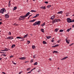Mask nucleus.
I'll return each instance as SVG.
<instances>
[{
  "instance_id": "f257e3e1",
  "label": "nucleus",
  "mask_w": 74,
  "mask_h": 74,
  "mask_svg": "<svg viewBox=\"0 0 74 74\" xmlns=\"http://www.w3.org/2000/svg\"><path fill=\"white\" fill-rule=\"evenodd\" d=\"M59 21H60V19H55L54 20H52V23L53 24H54L56 22L58 23L59 22Z\"/></svg>"
},
{
  "instance_id": "f03ea898",
  "label": "nucleus",
  "mask_w": 74,
  "mask_h": 74,
  "mask_svg": "<svg viewBox=\"0 0 74 74\" xmlns=\"http://www.w3.org/2000/svg\"><path fill=\"white\" fill-rule=\"evenodd\" d=\"M6 12V10L5 9L3 8V9H1L0 11V12L1 14H3V12Z\"/></svg>"
},
{
  "instance_id": "7ed1b4c3",
  "label": "nucleus",
  "mask_w": 74,
  "mask_h": 74,
  "mask_svg": "<svg viewBox=\"0 0 74 74\" xmlns=\"http://www.w3.org/2000/svg\"><path fill=\"white\" fill-rule=\"evenodd\" d=\"M67 22L68 23H71L73 22L72 20H71V19L70 18H68L67 19Z\"/></svg>"
},
{
  "instance_id": "20e7f679",
  "label": "nucleus",
  "mask_w": 74,
  "mask_h": 74,
  "mask_svg": "<svg viewBox=\"0 0 74 74\" xmlns=\"http://www.w3.org/2000/svg\"><path fill=\"white\" fill-rule=\"evenodd\" d=\"M7 39L8 40H11L13 39V37L12 36H10V37H8V38H7Z\"/></svg>"
},
{
  "instance_id": "39448f33",
  "label": "nucleus",
  "mask_w": 74,
  "mask_h": 74,
  "mask_svg": "<svg viewBox=\"0 0 74 74\" xmlns=\"http://www.w3.org/2000/svg\"><path fill=\"white\" fill-rule=\"evenodd\" d=\"M27 17V16H20V17L22 19H21V20H24L25 18V17Z\"/></svg>"
},
{
  "instance_id": "423d86ee",
  "label": "nucleus",
  "mask_w": 74,
  "mask_h": 74,
  "mask_svg": "<svg viewBox=\"0 0 74 74\" xmlns=\"http://www.w3.org/2000/svg\"><path fill=\"white\" fill-rule=\"evenodd\" d=\"M35 23H36V24H37V25H38V26H39L40 25V21H38V22H36Z\"/></svg>"
},
{
  "instance_id": "0eeeda50",
  "label": "nucleus",
  "mask_w": 74,
  "mask_h": 74,
  "mask_svg": "<svg viewBox=\"0 0 74 74\" xmlns=\"http://www.w3.org/2000/svg\"><path fill=\"white\" fill-rule=\"evenodd\" d=\"M4 17H5V18H8L9 17V16L8 14H5V16H4Z\"/></svg>"
},
{
  "instance_id": "6e6552de",
  "label": "nucleus",
  "mask_w": 74,
  "mask_h": 74,
  "mask_svg": "<svg viewBox=\"0 0 74 74\" xmlns=\"http://www.w3.org/2000/svg\"><path fill=\"white\" fill-rule=\"evenodd\" d=\"M19 59L21 60H25L26 59V57H21V58H19Z\"/></svg>"
},
{
  "instance_id": "1a4fd4ad",
  "label": "nucleus",
  "mask_w": 74,
  "mask_h": 74,
  "mask_svg": "<svg viewBox=\"0 0 74 74\" xmlns=\"http://www.w3.org/2000/svg\"><path fill=\"white\" fill-rule=\"evenodd\" d=\"M67 58L68 57H65L61 59V60H63Z\"/></svg>"
},
{
  "instance_id": "9d476101",
  "label": "nucleus",
  "mask_w": 74,
  "mask_h": 74,
  "mask_svg": "<svg viewBox=\"0 0 74 74\" xmlns=\"http://www.w3.org/2000/svg\"><path fill=\"white\" fill-rule=\"evenodd\" d=\"M30 14V13L29 12H28L26 14V15H25V16H29V15Z\"/></svg>"
},
{
  "instance_id": "9b49d317",
  "label": "nucleus",
  "mask_w": 74,
  "mask_h": 74,
  "mask_svg": "<svg viewBox=\"0 0 74 74\" xmlns=\"http://www.w3.org/2000/svg\"><path fill=\"white\" fill-rule=\"evenodd\" d=\"M66 42H67V43L69 44V40H67V39H66Z\"/></svg>"
},
{
  "instance_id": "f8f14e48",
  "label": "nucleus",
  "mask_w": 74,
  "mask_h": 74,
  "mask_svg": "<svg viewBox=\"0 0 74 74\" xmlns=\"http://www.w3.org/2000/svg\"><path fill=\"white\" fill-rule=\"evenodd\" d=\"M40 8L43 9V10H45L46 9V8L45 6H42V7H40Z\"/></svg>"
},
{
  "instance_id": "ddd939ff",
  "label": "nucleus",
  "mask_w": 74,
  "mask_h": 74,
  "mask_svg": "<svg viewBox=\"0 0 74 74\" xmlns=\"http://www.w3.org/2000/svg\"><path fill=\"white\" fill-rule=\"evenodd\" d=\"M55 17V16L54 15L52 16V17H51V19L52 20H53L54 18Z\"/></svg>"
},
{
  "instance_id": "4468645a",
  "label": "nucleus",
  "mask_w": 74,
  "mask_h": 74,
  "mask_svg": "<svg viewBox=\"0 0 74 74\" xmlns=\"http://www.w3.org/2000/svg\"><path fill=\"white\" fill-rule=\"evenodd\" d=\"M59 30V29L56 28V29H55V32H58V30Z\"/></svg>"
},
{
  "instance_id": "2eb2a0df",
  "label": "nucleus",
  "mask_w": 74,
  "mask_h": 74,
  "mask_svg": "<svg viewBox=\"0 0 74 74\" xmlns=\"http://www.w3.org/2000/svg\"><path fill=\"white\" fill-rule=\"evenodd\" d=\"M58 45H57L55 46H52V47L55 48L56 47H58Z\"/></svg>"
},
{
  "instance_id": "dca6fc26",
  "label": "nucleus",
  "mask_w": 74,
  "mask_h": 74,
  "mask_svg": "<svg viewBox=\"0 0 74 74\" xmlns=\"http://www.w3.org/2000/svg\"><path fill=\"white\" fill-rule=\"evenodd\" d=\"M51 38V36H47V39H49Z\"/></svg>"
},
{
  "instance_id": "f3484780",
  "label": "nucleus",
  "mask_w": 74,
  "mask_h": 74,
  "mask_svg": "<svg viewBox=\"0 0 74 74\" xmlns=\"http://www.w3.org/2000/svg\"><path fill=\"white\" fill-rule=\"evenodd\" d=\"M63 12L62 11H60V12H58L57 13L58 14H62Z\"/></svg>"
},
{
  "instance_id": "a211bd4d",
  "label": "nucleus",
  "mask_w": 74,
  "mask_h": 74,
  "mask_svg": "<svg viewBox=\"0 0 74 74\" xmlns=\"http://www.w3.org/2000/svg\"><path fill=\"white\" fill-rule=\"evenodd\" d=\"M42 43H43V44H47V42H45V41H43V42H42Z\"/></svg>"
},
{
  "instance_id": "6ab92c4d",
  "label": "nucleus",
  "mask_w": 74,
  "mask_h": 74,
  "mask_svg": "<svg viewBox=\"0 0 74 74\" xmlns=\"http://www.w3.org/2000/svg\"><path fill=\"white\" fill-rule=\"evenodd\" d=\"M17 9V7H14L13 9V10H15Z\"/></svg>"
},
{
  "instance_id": "aec40b11",
  "label": "nucleus",
  "mask_w": 74,
  "mask_h": 74,
  "mask_svg": "<svg viewBox=\"0 0 74 74\" xmlns=\"http://www.w3.org/2000/svg\"><path fill=\"white\" fill-rule=\"evenodd\" d=\"M35 21H36V20H32L30 21L29 22H33Z\"/></svg>"
},
{
  "instance_id": "412c9836",
  "label": "nucleus",
  "mask_w": 74,
  "mask_h": 74,
  "mask_svg": "<svg viewBox=\"0 0 74 74\" xmlns=\"http://www.w3.org/2000/svg\"><path fill=\"white\" fill-rule=\"evenodd\" d=\"M58 53V51H53V53Z\"/></svg>"
},
{
  "instance_id": "4be33fe9",
  "label": "nucleus",
  "mask_w": 74,
  "mask_h": 74,
  "mask_svg": "<svg viewBox=\"0 0 74 74\" xmlns=\"http://www.w3.org/2000/svg\"><path fill=\"white\" fill-rule=\"evenodd\" d=\"M27 35H28V34H26V35L24 36V37H23L24 38H27Z\"/></svg>"
},
{
  "instance_id": "5701e85b",
  "label": "nucleus",
  "mask_w": 74,
  "mask_h": 74,
  "mask_svg": "<svg viewBox=\"0 0 74 74\" xmlns=\"http://www.w3.org/2000/svg\"><path fill=\"white\" fill-rule=\"evenodd\" d=\"M38 64V63L37 62H36L34 64V65H37Z\"/></svg>"
},
{
  "instance_id": "b1692460",
  "label": "nucleus",
  "mask_w": 74,
  "mask_h": 74,
  "mask_svg": "<svg viewBox=\"0 0 74 74\" xmlns=\"http://www.w3.org/2000/svg\"><path fill=\"white\" fill-rule=\"evenodd\" d=\"M10 1H9L8 3V7H10Z\"/></svg>"
},
{
  "instance_id": "393cba45",
  "label": "nucleus",
  "mask_w": 74,
  "mask_h": 74,
  "mask_svg": "<svg viewBox=\"0 0 74 74\" xmlns=\"http://www.w3.org/2000/svg\"><path fill=\"white\" fill-rule=\"evenodd\" d=\"M15 46V45H12V46H11V48H12L13 47H14Z\"/></svg>"
},
{
  "instance_id": "a878e982",
  "label": "nucleus",
  "mask_w": 74,
  "mask_h": 74,
  "mask_svg": "<svg viewBox=\"0 0 74 74\" xmlns=\"http://www.w3.org/2000/svg\"><path fill=\"white\" fill-rule=\"evenodd\" d=\"M3 50L6 51H8V49H7V48H5V49H4Z\"/></svg>"
},
{
  "instance_id": "bb28decb",
  "label": "nucleus",
  "mask_w": 74,
  "mask_h": 74,
  "mask_svg": "<svg viewBox=\"0 0 74 74\" xmlns=\"http://www.w3.org/2000/svg\"><path fill=\"white\" fill-rule=\"evenodd\" d=\"M45 25V23H43V24L41 25V26H42V27H44Z\"/></svg>"
},
{
  "instance_id": "cd10ccee",
  "label": "nucleus",
  "mask_w": 74,
  "mask_h": 74,
  "mask_svg": "<svg viewBox=\"0 0 74 74\" xmlns=\"http://www.w3.org/2000/svg\"><path fill=\"white\" fill-rule=\"evenodd\" d=\"M31 12H36V11L35 10H31Z\"/></svg>"
},
{
  "instance_id": "c85d7f7f",
  "label": "nucleus",
  "mask_w": 74,
  "mask_h": 74,
  "mask_svg": "<svg viewBox=\"0 0 74 74\" xmlns=\"http://www.w3.org/2000/svg\"><path fill=\"white\" fill-rule=\"evenodd\" d=\"M51 5H49L47 6V8H50V7H51Z\"/></svg>"
},
{
  "instance_id": "c756f323",
  "label": "nucleus",
  "mask_w": 74,
  "mask_h": 74,
  "mask_svg": "<svg viewBox=\"0 0 74 74\" xmlns=\"http://www.w3.org/2000/svg\"><path fill=\"white\" fill-rule=\"evenodd\" d=\"M35 48H36L35 46H34V45L32 46V48L34 49Z\"/></svg>"
},
{
  "instance_id": "7c9ffc66",
  "label": "nucleus",
  "mask_w": 74,
  "mask_h": 74,
  "mask_svg": "<svg viewBox=\"0 0 74 74\" xmlns=\"http://www.w3.org/2000/svg\"><path fill=\"white\" fill-rule=\"evenodd\" d=\"M41 32H44V29H41Z\"/></svg>"
},
{
  "instance_id": "2f4dec72",
  "label": "nucleus",
  "mask_w": 74,
  "mask_h": 74,
  "mask_svg": "<svg viewBox=\"0 0 74 74\" xmlns=\"http://www.w3.org/2000/svg\"><path fill=\"white\" fill-rule=\"evenodd\" d=\"M30 68H29L28 69H27V71H29L30 70Z\"/></svg>"
},
{
  "instance_id": "473e14b6",
  "label": "nucleus",
  "mask_w": 74,
  "mask_h": 74,
  "mask_svg": "<svg viewBox=\"0 0 74 74\" xmlns=\"http://www.w3.org/2000/svg\"><path fill=\"white\" fill-rule=\"evenodd\" d=\"M59 32H63V30L61 29L60 30Z\"/></svg>"
},
{
  "instance_id": "72a5a7b5",
  "label": "nucleus",
  "mask_w": 74,
  "mask_h": 74,
  "mask_svg": "<svg viewBox=\"0 0 74 74\" xmlns=\"http://www.w3.org/2000/svg\"><path fill=\"white\" fill-rule=\"evenodd\" d=\"M30 43V41H28V42H27V44H29Z\"/></svg>"
},
{
  "instance_id": "f704fd0d",
  "label": "nucleus",
  "mask_w": 74,
  "mask_h": 74,
  "mask_svg": "<svg viewBox=\"0 0 74 74\" xmlns=\"http://www.w3.org/2000/svg\"><path fill=\"white\" fill-rule=\"evenodd\" d=\"M37 25V23H34L33 25L34 26H36V25Z\"/></svg>"
},
{
  "instance_id": "c9c22d12",
  "label": "nucleus",
  "mask_w": 74,
  "mask_h": 74,
  "mask_svg": "<svg viewBox=\"0 0 74 74\" xmlns=\"http://www.w3.org/2000/svg\"><path fill=\"white\" fill-rule=\"evenodd\" d=\"M2 55L4 56V57H6V55L5 54H3V55Z\"/></svg>"
},
{
  "instance_id": "e433bc0d",
  "label": "nucleus",
  "mask_w": 74,
  "mask_h": 74,
  "mask_svg": "<svg viewBox=\"0 0 74 74\" xmlns=\"http://www.w3.org/2000/svg\"><path fill=\"white\" fill-rule=\"evenodd\" d=\"M39 16V14H36V16Z\"/></svg>"
},
{
  "instance_id": "4c0bfd02",
  "label": "nucleus",
  "mask_w": 74,
  "mask_h": 74,
  "mask_svg": "<svg viewBox=\"0 0 74 74\" xmlns=\"http://www.w3.org/2000/svg\"><path fill=\"white\" fill-rule=\"evenodd\" d=\"M8 34L10 35H11V32H9V33H8Z\"/></svg>"
},
{
  "instance_id": "58836bf2",
  "label": "nucleus",
  "mask_w": 74,
  "mask_h": 74,
  "mask_svg": "<svg viewBox=\"0 0 74 74\" xmlns=\"http://www.w3.org/2000/svg\"><path fill=\"white\" fill-rule=\"evenodd\" d=\"M0 53H5V52H0Z\"/></svg>"
},
{
  "instance_id": "ea45409f",
  "label": "nucleus",
  "mask_w": 74,
  "mask_h": 74,
  "mask_svg": "<svg viewBox=\"0 0 74 74\" xmlns=\"http://www.w3.org/2000/svg\"><path fill=\"white\" fill-rule=\"evenodd\" d=\"M1 51H3V52L6 51H5V50H1Z\"/></svg>"
},
{
  "instance_id": "a19ab883",
  "label": "nucleus",
  "mask_w": 74,
  "mask_h": 74,
  "mask_svg": "<svg viewBox=\"0 0 74 74\" xmlns=\"http://www.w3.org/2000/svg\"><path fill=\"white\" fill-rule=\"evenodd\" d=\"M44 3H47V4L48 3V2H47V1H45L44 2Z\"/></svg>"
},
{
  "instance_id": "79ce46f5",
  "label": "nucleus",
  "mask_w": 74,
  "mask_h": 74,
  "mask_svg": "<svg viewBox=\"0 0 74 74\" xmlns=\"http://www.w3.org/2000/svg\"><path fill=\"white\" fill-rule=\"evenodd\" d=\"M70 29H67V32H69V31H70Z\"/></svg>"
},
{
  "instance_id": "37998d69",
  "label": "nucleus",
  "mask_w": 74,
  "mask_h": 74,
  "mask_svg": "<svg viewBox=\"0 0 74 74\" xmlns=\"http://www.w3.org/2000/svg\"><path fill=\"white\" fill-rule=\"evenodd\" d=\"M23 72L22 71H21L19 73V74H21Z\"/></svg>"
},
{
  "instance_id": "c03bdc74",
  "label": "nucleus",
  "mask_w": 74,
  "mask_h": 74,
  "mask_svg": "<svg viewBox=\"0 0 74 74\" xmlns=\"http://www.w3.org/2000/svg\"><path fill=\"white\" fill-rule=\"evenodd\" d=\"M31 73V71H29L27 73V74L30 73Z\"/></svg>"
},
{
  "instance_id": "a18cd8bd",
  "label": "nucleus",
  "mask_w": 74,
  "mask_h": 74,
  "mask_svg": "<svg viewBox=\"0 0 74 74\" xmlns=\"http://www.w3.org/2000/svg\"><path fill=\"white\" fill-rule=\"evenodd\" d=\"M13 57V56H10V58H12Z\"/></svg>"
},
{
  "instance_id": "49530a36",
  "label": "nucleus",
  "mask_w": 74,
  "mask_h": 74,
  "mask_svg": "<svg viewBox=\"0 0 74 74\" xmlns=\"http://www.w3.org/2000/svg\"><path fill=\"white\" fill-rule=\"evenodd\" d=\"M37 17H38V16H34L33 18H35Z\"/></svg>"
},
{
  "instance_id": "de8ad7c7",
  "label": "nucleus",
  "mask_w": 74,
  "mask_h": 74,
  "mask_svg": "<svg viewBox=\"0 0 74 74\" xmlns=\"http://www.w3.org/2000/svg\"><path fill=\"white\" fill-rule=\"evenodd\" d=\"M35 56H36V55H35L34 56H33V58H36V57H35Z\"/></svg>"
},
{
  "instance_id": "09e8293b",
  "label": "nucleus",
  "mask_w": 74,
  "mask_h": 74,
  "mask_svg": "<svg viewBox=\"0 0 74 74\" xmlns=\"http://www.w3.org/2000/svg\"><path fill=\"white\" fill-rule=\"evenodd\" d=\"M51 42H54V40H51Z\"/></svg>"
},
{
  "instance_id": "8fccbe9b",
  "label": "nucleus",
  "mask_w": 74,
  "mask_h": 74,
  "mask_svg": "<svg viewBox=\"0 0 74 74\" xmlns=\"http://www.w3.org/2000/svg\"><path fill=\"white\" fill-rule=\"evenodd\" d=\"M33 61V60H31V62H32Z\"/></svg>"
},
{
  "instance_id": "3c124183",
  "label": "nucleus",
  "mask_w": 74,
  "mask_h": 74,
  "mask_svg": "<svg viewBox=\"0 0 74 74\" xmlns=\"http://www.w3.org/2000/svg\"><path fill=\"white\" fill-rule=\"evenodd\" d=\"M74 43L71 44L70 45H69L70 46H71V45H73Z\"/></svg>"
},
{
  "instance_id": "603ef678",
  "label": "nucleus",
  "mask_w": 74,
  "mask_h": 74,
  "mask_svg": "<svg viewBox=\"0 0 74 74\" xmlns=\"http://www.w3.org/2000/svg\"><path fill=\"white\" fill-rule=\"evenodd\" d=\"M2 73H3V74H6L5 73V72H3Z\"/></svg>"
},
{
  "instance_id": "864d4df0",
  "label": "nucleus",
  "mask_w": 74,
  "mask_h": 74,
  "mask_svg": "<svg viewBox=\"0 0 74 74\" xmlns=\"http://www.w3.org/2000/svg\"><path fill=\"white\" fill-rule=\"evenodd\" d=\"M18 38H19V37H17L15 39H18Z\"/></svg>"
},
{
  "instance_id": "5fc2aeb1",
  "label": "nucleus",
  "mask_w": 74,
  "mask_h": 74,
  "mask_svg": "<svg viewBox=\"0 0 74 74\" xmlns=\"http://www.w3.org/2000/svg\"><path fill=\"white\" fill-rule=\"evenodd\" d=\"M22 39L23 38H21L20 37H19V39Z\"/></svg>"
},
{
  "instance_id": "6e6d98bb",
  "label": "nucleus",
  "mask_w": 74,
  "mask_h": 74,
  "mask_svg": "<svg viewBox=\"0 0 74 74\" xmlns=\"http://www.w3.org/2000/svg\"><path fill=\"white\" fill-rule=\"evenodd\" d=\"M49 60H50V61H51V58H49Z\"/></svg>"
},
{
  "instance_id": "4d7b16f0",
  "label": "nucleus",
  "mask_w": 74,
  "mask_h": 74,
  "mask_svg": "<svg viewBox=\"0 0 74 74\" xmlns=\"http://www.w3.org/2000/svg\"><path fill=\"white\" fill-rule=\"evenodd\" d=\"M60 42V40H58V41H57V42L59 43V42Z\"/></svg>"
},
{
  "instance_id": "13d9d810",
  "label": "nucleus",
  "mask_w": 74,
  "mask_h": 74,
  "mask_svg": "<svg viewBox=\"0 0 74 74\" xmlns=\"http://www.w3.org/2000/svg\"><path fill=\"white\" fill-rule=\"evenodd\" d=\"M13 64H14V65H16V64L15 63H13Z\"/></svg>"
},
{
  "instance_id": "bf43d9fd",
  "label": "nucleus",
  "mask_w": 74,
  "mask_h": 74,
  "mask_svg": "<svg viewBox=\"0 0 74 74\" xmlns=\"http://www.w3.org/2000/svg\"><path fill=\"white\" fill-rule=\"evenodd\" d=\"M72 27L73 28H74V25H72Z\"/></svg>"
},
{
  "instance_id": "052dcab7",
  "label": "nucleus",
  "mask_w": 74,
  "mask_h": 74,
  "mask_svg": "<svg viewBox=\"0 0 74 74\" xmlns=\"http://www.w3.org/2000/svg\"><path fill=\"white\" fill-rule=\"evenodd\" d=\"M72 29V28H69V29H69V30H71Z\"/></svg>"
},
{
  "instance_id": "680f3d73",
  "label": "nucleus",
  "mask_w": 74,
  "mask_h": 74,
  "mask_svg": "<svg viewBox=\"0 0 74 74\" xmlns=\"http://www.w3.org/2000/svg\"><path fill=\"white\" fill-rule=\"evenodd\" d=\"M1 23H2L1 22H0V25H1Z\"/></svg>"
},
{
  "instance_id": "e2e57ef3",
  "label": "nucleus",
  "mask_w": 74,
  "mask_h": 74,
  "mask_svg": "<svg viewBox=\"0 0 74 74\" xmlns=\"http://www.w3.org/2000/svg\"><path fill=\"white\" fill-rule=\"evenodd\" d=\"M14 25H15V26H16V24L15 23V24H14Z\"/></svg>"
},
{
  "instance_id": "0e129e2a",
  "label": "nucleus",
  "mask_w": 74,
  "mask_h": 74,
  "mask_svg": "<svg viewBox=\"0 0 74 74\" xmlns=\"http://www.w3.org/2000/svg\"><path fill=\"white\" fill-rule=\"evenodd\" d=\"M21 40V41H24V39H22V40Z\"/></svg>"
},
{
  "instance_id": "69168bd1",
  "label": "nucleus",
  "mask_w": 74,
  "mask_h": 74,
  "mask_svg": "<svg viewBox=\"0 0 74 74\" xmlns=\"http://www.w3.org/2000/svg\"><path fill=\"white\" fill-rule=\"evenodd\" d=\"M32 16V15H30L29 16V17H30V16Z\"/></svg>"
},
{
  "instance_id": "338daca9",
  "label": "nucleus",
  "mask_w": 74,
  "mask_h": 74,
  "mask_svg": "<svg viewBox=\"0 0 74 74\" xmlns=\"http://www.w3.org/2000/svg\"><path fill=\"white\" fill-rule=\"evenodd\" d=\"M72 22H74V19L72 20Z\"/></svg>"
},
{
  "instance_id": "774afa93",
  "label": "nucleus",
  "mask_w": 74,
  "mask_h": 74,
  "mask_svg": "<svg viewBox=\"0 0 74 74\" xmlns=\"http://www.w3.org/2000/svg\"><path fill=\"white\" fill-rule=\"evenodd\" d=\"M35 69H36V68H34L33 69L35 70Z\"/></svg>"
}]
</instances>
